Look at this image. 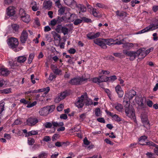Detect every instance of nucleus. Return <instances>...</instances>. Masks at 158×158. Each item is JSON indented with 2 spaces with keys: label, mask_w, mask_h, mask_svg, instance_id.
I'll return each instance as SVG.
<instances>
[{
  "label": "nucleus",
  "mask_w": 158,
  "mask_h": 158,
  "mask_svg": "<svg viewBox=\"0 0 158 158\" xmlns=\"http://www.w3.org/2000/svg\"><path fill=\"white\" fill-rule=\"evenodd\" d=\"M89 106L92 104L91 101L87 97L86 93L82 95L78 98L77 102L75 103V105L78 108H82L84 104Z\"/></svg>",
  "instance_id": "obj_1"
},
{
  "label": "nucleus",
  "mask_w": 158,
  "mask_h": 158,
  "mask_svg": "<svg viewBox=\"0 0 158 158\" xmlns=\"http://www.w3.org/2000/svg\"><path fill=\"white\" fill-rule=\"evenodd\" d=\"M19 14L21 20L23 22L27 23L30 22L31 20L30 16L26 13L23 9H20Z\"/></svg>",
  "instance_id": "obj_2"
},
{
  "label": "nucleus",
  "mask_w": 158,
  "mask_h": 158,
  "mask_svg": "<svg viewBox=\"0 0 158 158\" xmlns=\"http://www.w3.org/2000/svg\"><path fill=\"white\" fill-rule=\"evenodd\" d=\"M55 108V106L53 105L51 106L44 107L40 110L39 113L41 115L46 116L49 113L53 111Z\"/></svg>",
  "instance_id": "obj_3"
},
{
  "label": "nucleus",
  "mask_w": 158,
  "mask_h": 158,
  "mask_svg": "<svg viewBox=\"0 0 158 158\" xmlns=\"http://www.w3.org/2000/svg\"><path fill=\"white\" fill-rule=\"evenodd\" d=\"M135 101L141 109H143L146 107L145 104L146 98L139 96L135 97Z\"/></svg>",
  "instance_id": "obj_4"
},
{
  "label": "nucleus",
  "mask_w": 158,
  "mask_h": 158,
  "mask_svg": "<svg viewBox=\"0 0 158 158\" xmlns=\"http://www.w3.org/2000/svg\"><path fill=\"white\" fill-rule=\"evenodd\" d=\"M7 44L10 48L14 49L18 45L19 42L17 38L11 37L8 40Z\"/></svg>",
  "instance_id": "obj_5"
},
{
  "label": "nucleus",
  "mask_w": 158,
  "mask_h": 158,
  "mask_svg": "<svg viewBox=\"0 0 158 158\" xmlns=\"http://www.w3.org/2000/svg\"><path fill=\"white\" fill-rule=\"evenodd\" d=\"M123 53L127 56L130 57L129 59L131 60H134L137 56V51L135 52L124 50H123Z\"/></svg>",
  "instance_id": "obj_6"
},
{
  "label": "nucleus",
  "mask_w": 158,
  "mask_h": 158,
  "mask_svg": "<svg viewBox=\"0 0 158 158\" xmlns=\"http://www.w3.org/2000/svg\"><path fill=\"white\" fill-rule=\"evenodd\" d=\"M88 79V78H85L83 76L78 77L71 79V83L72 85H79L81 84L83 81H87Z\"/></svg>",
  "instance_id": "obj_7"
},
{
  "label": "nucleus",
  "mask_w": 158,
  "mask_h": 158,
  "mask_svg": "<svg viewBox=\"0 0 158 158\" xmlns=\"http://www.w3.org/2000/svg\"><path fill=\"white\" fill-rule=\"evenodd\" d=\"M104 40V43L106 44L107 45L110 46L113 45H120L121 44H124V40L123 39L120 40V41H118L115 43H112L116 41V40H114L112 39H104L103 40Z\"/></svg>",
  "instance_id": "obj_8"
},
{
  "label": "nucleus",
  "mask_w": 158,
  "mask_h": 158,
  "mask_svg": "<svg viewBox=\"0 0 158 158\" xmlns=\"http://www.w3.org/2000/svg\"><path fill=\"white\" fill-rule=\"evenodd\" d=\"M52 34L53 35L54 42L56 46H58L60 43L61 37L60 35L58 33L54 31L52 32Z\"/></svg>",
  "instance_id": "obj_9"
},
{
  "label": "nucleus",
  "mask_w": 158,
  "mask_h": 158,
  "mask_svg": "<svg viewBox=\"0 0 158 158\" xmlns=\"http://www.w3.org/2000/svg\"><path fill=\"white\" fill-rule=\"evenodd\" d=\"M141 120L144 126L147 128H148L150 127V124L148 120L147 116L146 115L141 114Z\"/></svg>",
  "instance_id": "obj_10"
},
{
  "label": "nucleus",
  "mask_w": 158,
  "mask_h": 158,
  "mask_svg": "<svg viewBox=\"0 0 158 158\" xmlns=\"http://www.w3.org/2000/svg\"><path fill=\"white\" fill-rule=\"evenodd\" d=\"M104 39H97L94 40V42L98 45L101 46L103 49H106L107 48L106 44L104 43Z\"/></svg>",
  "instance_id": "obj_11"
},
{
  "label": "nucleus",
  "mask_w": 158,
  "mask_h": 158,
  "mask_svg": "<svg viewBox=\"0 0 158 158\" xmlns=\"http://www.w3.org/2000/svg\"><path fill=\"white\" fill-rule=\"evenodd\" d=\"M38 122V120L36 118H28L26 120L27 124L30 126H33Z\"/></svg>",
  "instance_id": "obj_12"
},
{
  "label": "nucleus",
  "mask_w": 158,
  "mask_h": 158,
  "mask_svg": "<svg viewBox=\"0 0 158 158\" xmlns=\"http://www.w3.org/2000/svg\"><path fill=\"white\" fill-rule=\"evenodd\" d=\"M155 26L154 24H150L147 27H145L142 30L139 31L138 33V34H140V33H144L145 32H147L148 31H153V30H154L156 29V28H155ZM158 27H157L156 28H157Z\"/></svg>",
  "instance_id": "obj_13"
},
{
  "label": "nucleus",
  "mask_w": 158,
  "mask_h": 158,
  "mask_svg": "<svg viewBox=\"0 0 158 158\" xmlns=\"http://www.w3.org/2000/svg\"><path fill=\"white\" fill-rule=\"evenodd\" d=\"M28 37V34L26 30H23L21 34L20 37V40L22 44L25 43L27 40Z\"/></svg>",
  "instance_id": "obj_14"
},
{
  "label": "nucleus",
  "mask_w": 158,
  "mask_h": 158,
  "mask_svg": "<svg viewBox=\"0 0 158 158\" xmlns=\"http://www.w3.org/2000/svg\"><path fill=\"white\" fill-rule=\"evenodd\" d=\"M15 8L14 6H10L7 9L6 13L8 16H13L15 14Z\"/></svg>",
  "instance_id": "obj_15"
},
{
  "label": "nucleus",
  "mask_w": 158,
  "mask_h": 158,
  "mask_svg": "<svg viewBox=\"0 0 158 158\" xmlns=\"http://www.w3.org/2000/svg\"><path fill=\"white\" fill-rule=\"evenodd\" d=\"M136 95V92L133 90H130L128 93L126 94L125 95L124 99L126 98H128L129 100L133 98Z\"/></svg>",
  "instance_id": "obj_16"
},
{
  "label": "nucleus",
  "mask_w": 158,
  "mask_h": 158,
  "mask_svg": "<svg viewBox=\"0 0 158 158\" xmlns=\"http://www.w3.org/2000/svg\"><path fill=\"white\" fill-rule=\"evenodd\" d=\"M52 2L51 0L45 1L43 3V7L46 9L49 10L52 6Z\"/></svg>",
  "instance_id": "obj_17"
},
{
  "label": "nucleus",
  "mask_w": 158,
  "mask_h": 158,
  "mask_svg": "<svg viewBox=\"0 0 158 158\" xmlns=\"http://www.w3.org/2000/svg\"><path fill=\"white\" fill-rule=\"evenodd\" d=\"M100 35L99 32L94 33L93 32H91L87 35V38L89 39H93L98 37Z\"/></svg>",
  "instance_id": "obj_18"
},
{
  "label": "nucleus",
  "mask_w": 158,
  "mask_h": 158,
  "mask_svg": "<svg viewBox=\"0 0 158 158\" xmlns=\"http://www.w3.org/2000/svg\"><path fill=\"white\" fill-rule=\"evenodd\" d=\"M49 87H48L45 88H44L36 90L31 91H30L29 93H34L45 92V93H47L49 91Z\"/></svg>",
  "instance_id": "obj_19"
},
{
  "label": "nucleus",
  "mask_w": 158,
  "mask_h": 158,
  "mask_svg": "<svg viewBox=\"0 0 158 158\" xmlns=\"http://www.w3.org/2000/svg\"><path fill=\"white\" fill-rule=\"evenodd\" d=\"M61 21L62 20L59 17L57 19H53L49 23V25L52 27H54L57 23H60Z\"/></svg>",
  "instance_id": "obj_20"
},
{
  "label": "nucleus",
  "mask_w": 158,
  "mask_h": 158,
  "mask_svg": "<svg viewBox=\"0 0 158 158\" xmlns=\"http://www.w3.org/2000/svg\"><path fill=\"white\" fill-rule=\"evenodd\" d=\"M115 90L118 94V96L121 98L123 96L124 94L122 90L121 86L119 85H118L115 87Z\"/></svg>",
  "instance_id": "obj_21"
},
{
  "label": "nucleus",
  "mask_w": 158,
  "mask_h": 158,
  "mask_svg": "<svg viewBox=\"0 0 158 158\" xmlns=\"http://www.w3.org/2000/svg\"><path fill=\"white\" fill-rule=\"evenodd\" d=\"M144 51L140 49L137 50V56L139 59H143L146 56Z\"/></svg>",
  "instance_id": "obj_22"
},
{
  "label": "nucleus",
  "mask_w": 158,
  "mask_h": 158,
  "mask_svg": "<svg viewBox=\"0 0 158 158\" xmlns=\"http://www.w3.org/2000/svg\"><path fill=\"white\" fill-rule=\"evenodd\" d=\"M9 30L10 31H12L13 32H15L18 31L19 28V26L17 24H12L11 26H9L8 27Z\"/></svg>",
  "instance_id": "obj_23"
},
{
  "label": "nucleus",
  "mask_w": 158,
  "mask_h": 158,
  "mask_svg": "<svg viewBox=\"0 0 158 158\" xmlns=\"http://www.w3.org/2000/svg\"><path fill=\"white\" fill-rule=\"evenodd\" d=\"M9 73V72L7 69L4 67L0 68V75L6 76Z\"/></svg>",
  "instance_id": "obj_24"
},
{
  "label": "nucleus",
  "mask_w": 158,
  "mask_h": 158,
  "mask_svg": "<svg viewBox=\"0 0 158 158\" xmlns=\"http://www.w3.org/2000/svg\"><path fill=\"white\" fill-rule=\"evenodd\" d=\"M124 44H123V48L127 49H130L134 46V45L135 44H133L131 43H126V42L124 41Z\"/></svg>",
  "instance_id": "obj_25"
},
{
  "label": "nucleus",
  "mask_w": 158,
  "mask_h": 158,
  "mask_svg": "<svg viewBox=\"0 0 158 158\" xmlns=\"http://www.w3.org/2000/svg\"><path fill=\"white\" fill-rule=\"evenodd\" d=\"M64 111L65 114H61L60 116V118L61 119H66L68 118L67 114H68V115H69V109L64 110Z\"/></svg>",
  "instance_id": "obj_26"
},
{
  "label": "nucleus",
  "mask_w": 158,
  "mask_h": 158,
  "mask_svg": "<svg viewBox=\"0 0 158 158\" xmlns=\"http://www.w3.org/2000/svg\"><path fill=\"white\" fill-rule=\"evenodd\" d=\"M147 138L145 136H141L139 139V143L142 145H145L146 142L145 141L147 139Z\"/></svg>",
  "instance_id": "obj_27"
},
{
  "label": "nucleus",
  "mask_w": 158,
  "mask_h": 158,
  "mask_svg": "<svg viewBox=\"0 0 158 158\" xmlns=\"http://www.w3.org/2000/svg\"><path fill=\"white\" fill-rule=\"evenodd\" d=\"M77 5L76 2L74 0H70V7L73 9L77 7Z\"/></svg>",
  "instance_id": "obj_28"
},
{
  "label": "nucleus",
  "mask_w": 158,
  "mask_h": 158,
  "mask_svg": "<svg viewBox=\"0 0 158 158\" xmlns=\"http://www.w3.org/2000/svg\"><path fill=\"white\" fill-rule=\"evenodd\" d=\"M26 59L27 57L23 56L18 57L17 59V60L18 62L21 63L25 62Z\"/></svg>",
  "instance_id": "obj_29"
},
{
  "label": "nucleus",
  "mask_w": 158,
  "mask_h": 158,
  "mask_svg": "<svg viewBox=\"0 0 158 158\" xmlns=\"http://www.w3.org/2000/svg\"><path fill=\"white\" fill-rule=\"evenodd\" d=\"M53 126L54 127H60L63 126L64 123L62 122H57L52 121Z\"/></svg>",
  "instance_id": "obj_30"
},
{
  "label": "nucleus",
  "mask_w": 158,
  "mask_h": 158,
  "mask_svg": "<svg viewBox=\"0 0 158 158\" xmlns=\"http://www.w3.org/2000/svg\"><path fill=\"white\" fill-rule=\"evenodd\" d=\"M77 7L80 9L82 12H84L86 11V7L83 5L79 4L77 6Z\"/></svg>",
  "instance_id": "obj_31"
},
{
  "label": "nucleus",
  "mask_w": 158,
  "mask_h": 158,
  "mask_svg": "<svg viewBox=\"0 0 158 158\" xmlns=\"http://www.w3.org/2000/svg\"><path fill=\"white\" fill-rule=\"evenodd\" d=\"M38 133V131L35 130H32L29 131L26 134V136H28L32 135H37Z\"/></svg>",
  "instance_id": "obj_32"
},
{
  "label": "nucleus",
  "mask_w": 158,
  "mask_h": 158,
  "mask_svg": "<svg viewBox=\"0 0 158 158\" xmlns=\"http://www.w3.org/2000/svg\"><path fill=\"white\" fill-rule=\"evenodd\" d=\"M31 5L32 9L34 11H36L38 9V8L37 6L36 3L35 2H31Z\"/></svg>",
  "instance_id": "obj_33"
},
{
  "label": "nucleus",
  "mask_w": 158,
  "mask_h": 158,
  "mask_svg": "<svg viewBox=\"0 0 158 158\" xmlns=\"http://www.w3.org/2000/svg\"><path fill=\"white\" fill-rule=\"evenodd\" d=\"M47 154L44 152H41L38 157H35V158H46L47 157Z\"/></svg>",
  "instance_id": "obj_34"
},
{
  "label": "nucleus",
  "mask_w": 158,
  "mask_h": 158,
  "mask_svg": "<svg viewBox=\"0 0 158 158\" xmlns=\"http://www.w3.org/2000/svg\"><path fill=\"white\" fill-rule=\"evenodd\" d=\"M115 108L118 111H122L123 109V106L119 103L117 104V105L115 106Z\"/></svg>",
  "instance_id": "obj_35"
},
{
  "label": "nucleus",
  "mask_w": 158,
  "mask_h": 158,
  "mask_svg": "<svg viewBox=\"0 0 158 158\" xmlns=\"http://www.w3.org/2000/svg\"><path fill=\"white\" fill-rule=\"evenodd\" d=\"M116 15L120 17H123L126 15V13L125 12L119 11L118 10L116 12Z\"/></svg>",
  "instance_id": "obj_36"
},
{
  "label": "nucleus",
  "mask_w": 158,
  "mask_h": 158,
  "mask_svg": "<svg viewBox=\"0 0 158 158\" xmlns=\"http://www.w3.org/2000/svg\"><path fill=\"white\" fill-rule=\"evenodd\" d=\"M78 16L75 14H71L70 16V20L72 22H73L75 19L77 18Z\"/></svg>",
  "instance_id": "obj_37"
},
{
  "label": "nucleus",
  "mask_w": 158,
  "mask_h": 158,
  "mask_svg": "<svg viewBox=\"0 0 158 158\" xmlns=\"http://www.w3.org/2000/svg\"><path fill=\"white\" fill-rule=\"evenodd\" d=\"M131 109H132L131 106H130L129 105L125 107V112L127 114V116L130 115L129 113L131 110Z\"/></svg>",
  "instance_id": "obj_38"
},
{
  "label": "nucleus",
  "mask_w": 158,
  "mask_h": 158,
  "mask_svg": "<svg viewBox=\"0 0 158 158\" xmlns=\"http://www.w3.org/2000/svg\"><path fill=\"white\" fill-rule=\"evenodd\" d=\"M113 119L117 122H120L122 120L121 119L117 114H114L112 116Z\"/></svg>",
  "instance_id": "obj_39"
},
{
  "label": "nucleus",
  "mask_w": 158,
  "mask_h": 158,
  "mask_svg": "<svg viewBox=\"0 0 158 158\" xmlns=\"http://www.w3.org/2000/svg\"><path fill=\"white\" fill-rule=\"evenodd\" d=\"M130 115L127 116L130 118H133L135 117V110L133 109H131V110L129 113Z\"/></svg>",
  "instance_id": "obj_40"
},
{
  "label": "nucleus",
  "mask_w": 158,
  "mask_h": 158,
  "mask_svg": "<svg viewBox=\"0 0 158 158\" xmlns=\"http://www.w3.org/2000/svg\"><path fill=\"white\" fill-rule=\"evenodd\" d=\"M52 123L47 122L44 124V126L46 128H50L52 127Z\"/></svg>",
  "instance_id": "obj_41"
},
{
  "label": "nucleus",
  "mask_w": 158,
  "mask_h": 158,
  "mask_svg": "<svg viewBox=\"0 0 158 158\" xmlns=\"http://www.w3.org/2000/svg\"><path fill=\"white\" fill-rule=\"evenodd\" d=\"M73 23L75 25H77L82 22V20L77 18L73 21Z\"/></svg>",
  "instance_id": "obj_42"
},
{
  "label": "nucleus",
  "mask_w": 158,
  "mask_h": 158,
  "mask_svg": "<svg viewBox=\"0 0 158 158\" xmlns=\"http://www.w3.org/2000/svg\"><path fill=\"white\" fill-rule=\"evenodd\" d=\"M28 144L29 145H32L35 143L34 139L32 138H28L27 140Z\"/></svg>",
  "instance_id": "obj_43"
},
{
  "label": "nucleus",
  "mask_w": 158,
  "mask_h": 158,
  "mask_svg": "<svg viewBox=\"0 0 158 158\" xmlns=\"http://www.w3.org/2000/svg\"><path fill=\"white\" fill-rule=\"evenodd\" d=\"M92 14L95 17H98L99 16V14L96 11V9L95 8H93L92 9Z\"/></svg>",
  "instance_id": "obj_44"
},
{
  "label": "nucleus",
  "mask_w": 158,
  "mask_h": 158,
  "mask_svg": "<svg viewBox=\"0 0 158 158\" xmlns=\"http://www.w3.org/2000/svg\"><path fill=\"white\" fill-rule=\"evenodd\" d=\"M34 57V54L33 53H31L29 55V57L28 60V63L30 64L31 63Z\"/></svg>",
  "instance_id": "obj_45"
},
{
  "label": "nucleus",
  "mask_w": 158,
  "mask_h": 158,
  "mask_svg": "<svg viewBox=\"0 0 158 158\" xmlns=\"http://www.w3.org/2000/svg\"><path fill=\"white\" fill-rule=\"evenodd\" d=\"M99 78H100V81H102V82H106L108 81V77L105 76H101L99 77Z\"/></svg>",
  "instance_id": "obj_46"
},
{
  "label": "nucleus",
  "mask_w": 158,
  "mask_h": 158,
  "mask_svg": "<svg viewBox=\"0 0 158 158\" xmlns=\"http://www.w3.org/2000/svg\"><path fill=\"white\" fill-rule=\"evenodd\" d=\"M37 104L36 101H34L32 103H31V102H29L27 106V107L28 108H31L34 106H35Z\"/></svg>",
  "instance_id": "obj_47"
},
{
  "label": "nucleus",
  "mask_w": 158,
  "mask_h": 158,
  "mask_svg": "<svg viewBox=\"0 0 158 158\" xmlns=\"http://www.w3.org/2000/svg\"><path fill=\"white\" fill-rule=\"evenodd\" d=\"M146 155L147 156L148 158H156L155 156V155L151 152H147Z\"/></svg>",
  "instance_id": "obj_48"
},
{
  "label": "nucleus",
  "mask_w": 158,
  "mask_h": 158,
  "mask_svg": "<svg viewBox=\"0 0 158 158\" xmlns=\"http://www.w3.org/2000/svg\"><path fill=\"white\" fill-rule=\"evenodd\" d=\"M95 114L97 116H99L101 114L100 109L99 108H96L95 110Z\"/></svg>",
  "instance_id": "obj_49"
},
{
  "label": "nucleus",
  "mask_w": 158,
  "mask_h": 158,
  "mask_svg": "<svg viewBox=\"0 0 158 158\" xmlns=\"http://www.w3.org/2000/svg\"><path fill=\"white\" fill-rule=\"evenodd\" d=\"M102 81L101 80V81H100V78H99V77H98L94 78L93 79V81L95 83H99L101 82H102Z\"/></svg>",
  "instance_id": "obj_50"
},
{
  "label": "nucleus",
  "mask_w": 158,
  "mask_h": 158,
  "mask_svg": "<svg viewBox=\"0 0 158 158\" xmlns=\"http://www.w3.org/2000/svg\"><path fill=\"white\" fill-rule=\"evenodd\" d=\"M4 103L2 102L0 103V116L2 112L4 110Z\"/></svg>",
  "instance_id": "obj_51"
},
{
  "label": "nucleus",
  "mask_w": 158,
  "mask_h": 158,
  "mask_svg": "<svg viewBox=\"0 0 158 158\" xmlns=\"http://www.w3.org/2000/svg\"><path fill=\"white\" fill-rule=\"evenodd\" d=\"M148 145L149 146H152L154 147H157V145L153 143L152 141H149L146 142L145 145Z\"/></svg>",
  "instance_id": "obj_52"
},
{
  "label": "nucleus",
  "mask_w": 158,
  "mask_h": 158,
  "mask_svg": "<svg viewBox=\"0 0 158 158\" xmlns=\"http://www.w3.org/2000/svg\"><path fill=\"white\" fill-rule=\"evenodd\" d=\"M62 27H63L61 26V25H58L56 26L55 29V30L57 32H60V31H61Z\"/></svg>",
  "instance_id": "obj_53"
},
{
  "label": "nucleus",
  "mask_w": 158,
  "mask_h": 158,
  "mask_svg": "<svg viewBox=\"0 0 158 158\" xmlns=\"http://www.w3.org/2000/svg\"><path fill=\"white\" fill-rule=\"evenodd\" d=\"M62 99H63L62 98L61 96L59 94L58 95V96L55 99V102L56 103H58Z\"/></svg>",
  "instance_id": "obj_54"
},
{
  "label": "nucleus",
  "mask_w": 158,
  "mask_h": 158,
  "mask_svg": "<svg viewBox=\"0 0 158 158\" xmlns=\"http://www.w3.org/2000/svg\"><path fill=\"white\" fill-rule=\"evenodd\" d=\"M82 20V21H83L85 22H87V23H89V22H91L92 21L90 19L86 18L85 17H83L81 18Z\"/></svg>",
  "instance_id": "obj_55"
},
{
  "label": "nucleus",
  "mask_w": 158,
  "mask_h": 158,
  "mask_svg": "<svg viewBox=\"0 0 158 158\" xmlns=\"http://www.w3.org/2000/svg\"><path fill=\"white\" fill-rule=\"evenodd\" d=\"M61 31L65 35L68 33V29L65 27H62Z\"/></svg>",
  "instance_id": "obj_56"
},
{
  "label": "nucleus",
  "mask_w": 158,
  "mask_h": 158,
  "mask_svg": "<svg viewBox=\"0 0 158 158\" xmlns=\"http://www.w3.org/2000/svg\"><path fill=\"white\" fill-rule=\"evenodd\" d=\"M117 79L116 77L115 76H112L108 77V81H113Z\"/></svg>",
  "instance_id": "obj_57"
},
{
  "label": "nucleus",
  "mask_w": 158,
  "mask_h": 158,
  "mask_svg": "<svg viewBox=\"0 0 158 158\" xmlns=\"http://www.w3.org/2000/svg\"><path fill=\"white\" fill-rule=\"evenodd\" d=\"M64 107L63 105L61 104L57 107V109L58 111H60L63 110Z\"/></svg>",
  "instance_id": "obj_58"
},
{
  "label": "nucleus",
  "mask_w": 158,
  "mask_h": 158,
  "mask_svg": "<svg viewBox=\"0 0 158 158\" xmlns=\"http://www.w3.org/2000/svg\"><path fill=\"white\" fill-rule=\"evenodd\" d=\"M60 137V135L59 134H54L52 137V139L53 141H54L58 139H59Z\"/></svg>",
  "instance_id": "obj_59"
},
{
  "label": "nucleus",
  "mask_w": 158,
  "mask_h": 158,
  "mask_svg": "<svg viewBox=\"0 0 158 158\" xmlns=\"http://www.w3.org/2000/svg\"><path fill=\"white\" fill-rule=\"evenodd\" d=\"M54 73L56 75H60L61 74V71L57 68L54 71Z\"/></svg>",
  "instance_id": "obj_60"
},
{
  "label": "nucleus",
  "mask_w": 158,
  "mask_h": 158,
  "mask_svg": "<svg viewBox=\"0 0 158 158\" xmlns=\"http://www.w3.org/2000/svg\"><path fill=\"white\" fill-rule=\"evenodd\" d=\"M67 93L66 92H64L61 93L59 95L61 96L62 98L64 99L65 98L67 95Z\"/></svg>",
  "instance_id": "obj_61"
},
{
  "label": "nucleus",
  "mask_w": 158,
  "mask_h": 158,
  "mask_svg": "<svg viewBox=\"0 0 158 158\" xmlns=\"http://www.w3.org/2000/svg\"><path fill=\"white\" fill-rule=\"evenodd\" d=\"M96 6H97L99 8H106V6L102 3H97L96 4Z\"/></svg>",
  "instance_id": "obj_62"
},
{
  "label": "nucleus",
  "mask_w": 158,
  "mask_h": 158,
  "mask_svg": "<svg viewBox=\"0 0 158 158\" xmlns=\"http://www.w3.org/2000/svg\"><path fill=\"white\" fill-rule=\"evenodd\" d=\"M20 102L24 104H27V105L28 104L29 102L26 100L25 99H22L20 100Z\"/></svg>",
  "instance_id": "obj_63"
},
{
  "label": "nucleus",
  "mask_w": 158,
  "mask_h": 158,
  "mask_svg": "<svg viewBox=\"0 0 158 158\" xmlns=\"http://www.w3.org/2000/svg\"><path fill=\"white\" fill-rule=\"evenodd\" d=\"M56 77L55 75L52 73H51L49 75L48 79L49 80L52 81L54 78H55Z\"/></svg>",
  "instance_id": "obj_64"
}]
</instances>
